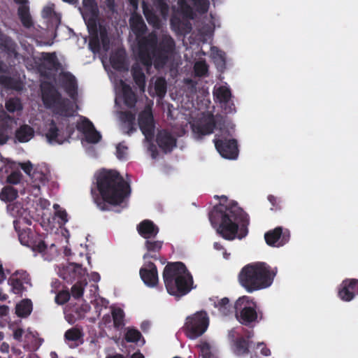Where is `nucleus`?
<instances>
[{
	"mask_svg": "<svg viewBox=\"0 0 358 358\" xmlns=\"http://www.w3.org/2000/svg\"><path fill=\"white\" fill-rule=\"evenodd\" d=\"M41 63L39 65L41 71L43 69L57 71L61 68L55 52H43L41 57Z\"/></svg>",
	"mask_w": 358,
	"mask_h": 358,
	"instance_id": "obj_19",
	"label": "nucleus"
},
{
	"mask_svg": "<svg viewBox=\"0 0 358 358\" xmlns=\"http://www.w3.org/2000/svg\"><path fill=\"white\" fill-rule=\"evenodd\" d=\"M11 286L15 293L18 294L23 289V284L20 280L16 278L11 280Z\"/></svg>",
	"mask_w": 358,
	"mask_h": 358,
	"instance_id": "obj_59",
	"label": "nucleus"
},
{
	"mask_svg": "<svg viewBox=\"0 0 358 358\" xmlns=\"http://www.w3.org/2000/svg\"><path fill=\"white\" fill-rule=\"evenodd\" d=\"M183 25H185V27H187V28L189 30H191L192 27L189 23H186L185 24H184L180 20V19L176 17H173L171 19V26L174 30L182 31L183 30Z\"/></svg>",
	"mask_w": 358,
	"mask_h": 358,
	"instance_id": "obj_48",
	"label": "nucleus"
},
{
	"mask_svg": "<svg viewBox=\"0 0 358 358\" xmlns=\"http://www.w3.org/2000/svg\"><path fill=\"white\" fill-rule=\"evenodd\" d=\"M19 224L20 221L18 220L13 221V226L18 234L19 241L22 245L29 247L31 241L34 240L36 235L30 229L20 231Z\"/></svg>",
	"mask_w": 358,
	"mask_h": 358,
	"instance_id": "obj_30",
	"label": "nucleus"
},
{
	"mask_svg": "<svg viewBox=\"0 0 358 358\" xmlns=\"http://www.w3.org/2000/svg\"><path fill=\"white\" fill-rule=\"evenodd\" d=\"M64 132L66 136V141L71 138V135L74 132V127L73 125H70L69 124L66 126V130L63 131Z\"/></svg>",
	"mask_w": 358,
	"mask_h": 358,
	"instance_id": "obj_64",
	"label": "nucleus"
},
{
	"mask_svg": "<svg viewBox=\"0 0 358 358\" xmlns=\"http://www.w3.org/2000/svg\"><path fill=\"white\" fill-rule=\"evenodd\" d=\"M256 348L259 349L261 354L264 356H269L271 355V350L266 347V344L263 342L257 343Z\"/></svg>",
	"mask_w": 358,
	"mask_h": 358,
	"instance_id": "obj_60",
	"label": "nucleus"
},
{
	"mask_svg": "<svg viewBox=\"0 0 358 358\" xmlns=\"http://www.w3.org/2000/svg\"><path fill=\"white\" fill-rule=\"evenodd\" d=\"M144 245L147 250V252L143 256L144 260L148 259H158L159 258V252L162 250L163 241H154L151 238L147 239Z\"/></svg>",
	"mask_w": 358,
	"mask_h": 358,
	"instance_id": "obj_25",
	"label": "nucleus"
},
{
	"mask_svg": "<svg viewBox=\"0 0 358 358\" xmlns=\"http://www.w3.org/2000/svg\"><path fill=\"white\" fill-rule=\"evenodd\" d=\"M234 309L236 320L242 325L252 327L263 319V313L250 296L239 297L234 303Z\"/></svg>",
	"mask_w": 358,
	"mask_h": 358,
	"instance_id": "obj_6",
	"label": "nucleus"
},
{
	"mask_svg": "<svg viewBox=\"0 0 358 358\" xmlns=\"http://www.w3.org/2000/svg\"><path fill=\"white\" fill-rule=\"evenodd\" d=\"M87 306H76L71 308L70 313L66 314V320L69 324H74L76 321L83 319L88 311Z\"/></svg>",
	"mask_w": 358,
	"mask_h": 358,
	"instance_id": "obj_28",
	"label": "nucleus"
},
{
	"mask_svg": "<svg viewBox=\"0 0 358 358\" xmlns=\"http://www.w3.org/2000/svg\"><path fill=\"white\" fill-rule=\"evenodd\" d=\"M194 6L198 13L204 14L208 12L209 8V1L208 0H191Z\"/></svg>",
	"mask_w": 358,
	"mask_h": 358,
	"instance_id": "obj_45",
	"label": "nucleus"
},
{
	"mask_svg": "<svg viewBox=\"0 0 358 358\" xmlns=\"http://www.w3.org/2000/svg\"><path fill=\"white\" fill-rule=\"evenodd\" d=\"M6 108L8 112L14 113L22 110V106L19 99H10L6 102Z\"/></svg>",
	"mask_w": 358,
	"mask_h": 358,
	"instance_id": "obj_44",
	"label": "nucleus"
},
{
	"mask_svg": "<svg viewBox=\"0 0 358 358\" xmlns=\"http://www.w3.org/2000/svg\"><path fill=\"white\" fill-rule=\"evenodd\" d=\"M8 213L13 217L22 219L23 222L28 224H31V220L28 217L29 213L27 208L20 202L10 203L7 206Z\"/></svg>",
	"mask_w": 358,
	"mask_h": 358,
	"instance_id": "obj_24",
	"label": "nucleus"
},
{
	"mask_svg": "<svg viewBox=\"0 0 358 358\" xmlns=\"http://www.w3.org/2000/svg\"><path fill=\"white\" fill-rule=\"evenodd\" d=\"M60 80L65 92L73 98L77 94V82L76 77L70 72H62L60 74Z\"/></svg>",
	"mask_w": 358,
	"mask_h": 358,
	"instance_id": "obj_23",
	"label": "nucleus"
},
{
	"mask_svg": "<svg viewBox=\"0 0 358 358\" xmlns=\"http://www.w3.org/2000/svg\"><path fill=\"white\" fill-rule=\"evenodd\" d=\"M131 73L135 84L141 92H145L146 86V77L143 69L138 64H134L131 69Z\"/></svg>",
	"mask_w": 358,
	"mask_h": 358,
	"instance_id": "obj_26",
	"label": "nucleus"
},
{
	"mask_svg": "<svg viewBox=\"0 0 358 358\" xmlns=\"http://www.w3.org/2000/svg\"><path fill=\"white\" fill-rule=\"evenodd\" d=\"M17 14L22 25L26 28L33 26V22L29 13V8L27 5H22L17 9Z\"/></svg>",
	"mask_w": 358,
	"mask_h": 358,
	"instance_id": "obj_34",
	"label": "nucleus"
},
{
	"mask_svg": "<svg viewBox=\"0 0 358 358\" xmlns=\"http://www.w3.org/2000/svg\"><path fill=\"white\" fill-rule=\"evenodd\" d=\"M156 142L164 152L168 153L176 147L177 140L170 131L162 129L158 131L157 134Z\"/></svg>",
	"mask_w": 358,
	"mask_h": 358,
	"instance_id": "obj_18",
	"label": "nucleus"
},
{
	"mask_svg": "<svg viewBox=\"0 0 358 358\" xmlns=\"http://www.w3.org/2000/svg\"><path fill=\"white\" fill-rule=\"evenodd\" d=\"M84 334L82 329L77 327H72L68 329L64 334V339L68 343L73 342L77 343L83 340Z\"/></svg>",
	"mask_w": 358,
	"mask_h": 358,
	"instance_id": "obj_35",
	"label": "nucleus"
},
{
	"mask_svg": "<svg viewBox=\"0 0 358 358\" xmlns=\"http://www.w3.org/2000/svg\"><path fill=\"white\" fill-rule=\"evenodd\" d=\"M220 203L215 205L208 214L209 220L216 232L225 240L232 241L238 235V238H244L248 233L250 223L248 215L234 201L222 195H215Z\"/></svg>",
	"mask_w": 358,
	"mask_h": 358,
	"instance_id": "obj_2",
	"label": "nucleus"
},
{
	"mask_svg": "<svg viewBox=\"0 0 358 358\" xmlns=\"http://www.w3.org/2000/svg\"><path fill=\"white\" fill-rule=\"evenodd\" d=\"M138 126L145 137H152L154 135L155 122L152 108L146 106L138 115Z\"/></svg>",
	"mask_w": 358,
	"mask_h": 358,
	"instance_id": "obj_12",
	"label": "nucleus"
},
{
	"mask_svg": "<svg viewBox=\"0 0 358 358\" xmlns=\"http://www.w3.org/2000/svg\"><path fill=\"white\" fill-rule=\"evenodd\" d=\"M20 166L25 173H27L29 176H31V173L33 170V166L30 162L21 163Z\"/></svg>",
	"mask_w": 358,
	"mask_h": 358,
	"instance_id": "obj_61",
	"label": "nucleus"
},
{
	"mask_svg": "<svg viewBox=\"0 0 358 358\" xmlns=\"http://www.w3.org/2000/svg\"><path fill=\"white\" fill-rule=\"evenodd\" d=\"M92 12L94 16L88 20L87 26L90 35H96L98 34L97 22L96 19V17L97 16L96 8H92Z\"/></svg>",
	"mask_w": 358,
	"mask_h": 358,
	"instance_id": "obj_43",
	"label": "nucleus"
},
{
	"mask_svg": "<svg viewBox=\"0 0 358 358\" xmlns=\"http://www.w3.org/2000/svg\"><path fill=\"white\" fill-rule=\"evenodd\" d=\"M142 9L148 23L155 29L161 27V20L155 9L159 12L164 19H166L169 12V6L166 0H152V6L143 1Z\"/></svg>",
	"mask_w": 358,
	"mask_h": 358,
	"instance_id": "obj_8",
	"label": "nucleus"
},
{
	"mask_svg": "<svg viewBox=\"0 0 358 358\" xmlns=\"http://www.w3.org/2000/svg\"><path fill=\"white\" fill-rule=\"evenodd\" d=\"M128 148L122 143H120L116 147V157L117 159L122 160L125 159L127 155Z\"/></svg>",
	"mask_w": 358,
	"mask_h": 358,
	"instance_id": "obj_55",
	"label": "nucleus"
},
{
	"mask_svg": "<svg viewBox=\"0 0 358 358\" xmlns=\"http://www.w3.org/2000/svg\"><path fill=\"white\" fill-rule=\"evenodd\" d=\"M99 39L101 41L103 48L107 50L109 48L110 40L108 36L107 30L105 27H100Z\"/></svg>",
	"mask_w": 358,
	"mask_h": 358,
	"instance_id": "obj_52",
	"label": "nucleus"
},
{
	"mask_svg": "<svg viewBox=\"0 0 358 358\" xmlns=\"http://www.w3.org/2000/svg\"><path fill=\"white\" fill-rule=\"evenodd\" d=\"M194 73L198 77H203L207 75L208 68L204 61L197 62L194 66Z\"/></svg>",
	"mask_w": 358,
	"mask_h": 358,
	"instance_id": "obj_46",
	"label": "nucleus"
},
{
	"mask_svg": "<svg viewBox=\"0 0 358 358\" xmlns=\"http://www.w3.org/2000/svg\"><path fill=\"white\" fill-rule=\"evenodd\" d=\"M222 134L221 138H215L213 142L217 152L220 155L226 159H235L238 155V148L237 141L234 138L227 139L224 135L232 136V134L229 131H224L220 129Z\"/></svg>",
	"mask_w": 358,
	"mask_h": 358,
	"instance_id": "obj_9",
	"label": "nucleus"
},
{
	"mask_svg": "<svg viewBox=\"0 0 358 358\" xmlns=\"http://www.w3.org/2000/svg\"><path fill=\"white\" fill-rule=\"evenodd\" d=\"M112 317L115 329H119L124 325V313L122 309L120 308L113 309L112 310Z\"/></svg>",
	"mask_w": 358,
	"mask_h": 358,
	"instance_id": "obj_41",
	"label": "nucleus"
},
{
	"mask_svg": "<svg viewBox=\"0 0 358 358\" xmlns=\"http://www.w3.org/2000/svg\"><path fill=\"white\" fill-rule=\"evenodd\" d=\"M229 337L231 339V351L236 356L245 357L249 354L252 341H249L243 336L235 337L234 329L229 331Z\"/></svg>",
	"mask_w": 358,
	"mask_h": 358,
	"instance_id": "obj_13",
	"label": "nucleus"
},
{
	"mask_svg": "<svg viewBox=\"0 0 358 358\" xmlns=\"http://www.w3.org/2000/svg\"><path fill=\"white\" fill-rule=\"evenodd\" d=\"M162 278L170 295L181 297L192 289V275L181 262H168L164 268Z\"/></svg>",
	"mask_w": 358,
	"mask_h": 358,
	"instance_id": "obj_5",
	"label": "nucleus"
},
{
	"mask_svg": "<svg viewBox=\"0 0 358 358\" xmlns=\"http://www.w3.org/2000/svg\"><path fill=\"white\" fill-rule=\"evenodd\" d=\"M51 109H52L55 114L62 117H68L71 115L70 101L68 99L62 96Z\"/></svg>",
	"mask_w": 358,
	"mask_h": 358,
	"instance_id": "obj_27",
	"label": "nucleus"
},
{
	"mask_svg": "<svg viewBox=\"0 0 358 358\" xmlns=\"http://www.w3.org/2000/svg\"><path fill=\"white\" fill-rule=\"evenodd\" d=\"M122 91L124 104L129 108L134 107L136 105L137 99L130 85L122 83Z\"/></svg>",
	"mask_w": 358,
	"mask_h": 358,
	"instance_id": "obj_31",
	"label": "nucleus"
},
{
	"mask_svg": "<svg viewBox=\"0 0 358 358\" xmlns=\"http://www.w3.org/2000/svg\"><path fill=\"white\" fill-rule=\"evenodd\" d=\"M96 185L98 194L92 189L94 202L102 211L110 210V206H120L130 196L131 187L116 170L103 169L96 174Z\"/></svg>",
	"mask_w": 358,
	"mask_h": 358,
	"instance_id": "obj_3",
	"label": "nucleus"
},
{
	"mask_svg": "<svg viewBox=\"0 0 358 358\" xmlns=\"http://www.w3.org/2000/svg\"><path fill=\"white\" fill-rule=\"evenodd\" d=\"M289 231L284 229L282 227H277L264 234L266 244L273 247L283 246L289 241Z\"/></svg>",
	"mask_w": 358,
	"mask_h": 358,
	"instance_id": "obj_11",
	"label": "nucleus"
},
{
	"mask_svg": "<svg viewBox=\"0 0 358 358\" xmlns=\"http://www.w3.org/2000/svg\"><path fill=\"white\" fill-rule=\"evenodd\" d=\"M358 294V280L347 278L343 280L338 289V296L343 301L349 302Z\"/></svg>",
	"mask_w": 358,
	"mask_h": 358,
	"instance_id": "obj_14",
	"label": "nucleus"
},
{
	"mask_svg": "<svg viewBox=\"0 0 358 358\" xmlns=\"http://www.w3.org/2000/svg\"><path fill=\"white\" fill-rule=\"evenodd\" d=\"M32 311V302L30 299H23L15 306V313L18 317H27Z\"/></svg>",
	"mask_w": 358,
	"mask_h": 358,
	"instance_id": "obj_32",
	"label": "nucleus"
},
{
	"mask_svg": "<svg viewBox=\"0 0 358 358\" xmlns=\"http://www.w3.org/2000/svg\"><path fill=\"white\" fill-rule=\"evenodd\" d=\"M76 129L84 134L88 143H96L101 138V134L96 130L93 123L86 117L77 124Z\"/></svg>",
	"mask_w": 358,
	"mask_h": 358,
	"instance_id": "obj_17",
	"label": "nucleus"
},
{
	"mask_svg": "<svg viewBox=\"0 0 358 358\" xmlns=\"http://www.w3.org/2000/svg\"><path fill=\"white\" fill-rule=\"evenodd\" d=\"M180 9L184 17L188 19H194V13L193 9L185 1L180 2Z\"/></svg>",
	"mask_w": 358,
	"mask_h": 358,
	"instance_id": "obj_47",
	"label": "nucleus"
},
{
	"mask_svg": "<svg viewBox=\"0 0 358 358\" xmlns=\"http://www.w3.org/2000/svg\"><path fill=\"white\" fill-rule=\"evenodd\" d=\"M199 348L200 354L202 358H211L213 355L211 352V348L209 343L206 342H203L199 345H198Z\"/></svg>",
	"mask_w": 358,
	"mask_h": 358,
	"instance_id": "obj_50",
	"label": "nucleus"
},
{
	"mask_svg": "<svg viewBox=\"0 0 358 358\" xmlns=\"http://www.w3.org/2000/svg\"><path fill=\"white\" fill-rule=\"evenodd\" d=\"M141 280L149 287H155L159 282L156 265L152 262H145L139 271Z\"/></svg>",
	"mask_w": 358,
	"mask_h": 358,
	"instance_id": "obj_15",
	"label": "nucleus"
},
{
	"mask_svg": "<svg viewBox=\"0 0 358 358\" xmlns=\"http://www.w3.org/2000/svg\"><path fill=\"white\" fill-rule=\"evenodd\" d=\"M124 339L128 343H137L138 341H142V345L145 343V339L141 333L136 329L133 327H128L124 334Z\"/></svg>",
	"mask_w": 358,
	"mask_h": 358,
	"instance_id": "obj_37",
	"label": "nucleus"
},
{
	"mask_svg": "<svg viewBox=\"0 0 358 358\" xmlns=\"http://www.w3.org/2000/svg\"><path fill=\"white\" fill-rule=\"evenodd\" d=\"M34 136V130L28 124L21 125L15 133V138L20 143H27Z\"/></svg>",
	"mask_w": 358,
	"mask_h": 358,
	"instance_id": "obj_29",
	"label": "nucleus"
},
{
	"mask_svg": "<svg viewBox=\"0 0 358 358\" xmlns=\"http://www.w3.org/2000/svg\"><path fill=\"white\" fill-rule=\"evenodd\" d=\"M137 231L141 236L145 239L155 238L159 233V227L150 220H144L137 226Z\"/></svg>",
	"mask_w": 358,
	"mask_h": 358,
	"instance_id": "obj_21",
	"label": "nucleus"
},
{
	"mask_svg": "<svg viewBox=\"0 0 358 358\" xmlns=\"http://www.w3.org/2000/svg\"><path fill=\"white\" fill-rule=\"evenodd\" d=\"M13 324H10L9 328L13 331V338L17 341H22V335L24 334V329L22 328L18 327L16 329L13 328Z\"/></svg>",
	"mask_w": 358,
	"mask_h": 358,
	"instance_id": "obj_57",
	"label": "nucleus"
},
{
	"mask_svg": "<svg viewBox=\"0 0 358 358\" xmlns=\"http://www.w3.org/2000/svg\"><path fill=\"white\" fill-rule=\"evenodd\" d=\"M209 325V317L204 310H201L188 316L183 327L186 336L195 339L203 335Z\"/></svg>",
	"mask_w": 358,
	"mask_h": 358,
	"instance_id": "obj_7",
	"label": "nucleus"
},
{
	"mask_svg": "<svg viewBox=\"0 0 358 358\" xmlns=\"http://www.w3.org/2000/svg\"><path fill=\"white\" fill-rule=\"evenodd\" d=\"M15 124L16 121L13 117L5 115L0 117V145L7 143L9 138V134Z\"/></svg>",
	"mask_w": 358,
	"mask_h": 358,
	"instance_id": "obj_22",
	"label": "nucleus"
},
{
	"mask_svg": "<svg viewBox=\"0 0 358 358\" xmlns=\"http://www.w3.org/2000/svg\"><path fill=\"white\" fill-rule=\"evenodd\" d=\"M214 306L218 309L219 313L223 316L229 315L234 308L227 297H224L217 301H215Z\"/></svg>",
	"mask_w": 358,
	"mask_h": 358,
	"instance_id": "obj_36",
	"label": "nucleus"
},
{
	"mask_svg": "<svg viewBox=\"0 0 358 358\" xmlns=\"http://www.w3.org/2000/svg\"><path fill=\"white\" fill-rule=\"evenodd\" d=\"M55 215L57 217L61 219L62 222L63 224H65L68 221V219H67L68 215L65 210L59 209V210H56Z\"/></svg>",
	"mask_w": 358,
	"mask_h": 358,
	"instance_id": "obj_62",
	"label": "nucleus"
},
{
	"mask_svg": "<svg viewBox=\"0 0 358 358\" xmlns=\"http://www.w3.org/2000/svg\"><path fill=\"white\" fill-rule=\"evenodd\" d=\"M33 178L35 180L38 179L40 181V184L45 185L47 181V177L45 174L39 172H34L33 174Z\"/></svg>",
	"mask_w": 358,
	"mask_h": 358,
	"instance_id": "obj_63",
	"label": "nucleus"
},
{
	"mask_svg": "<svg viewBox=\"0 0 358 358\" xmlns=\"http://www.w3.org/2000/svg\"><path fill=\"white\" fill-rule=\"evenodd\" d=\"M34 252L39 253L45 252L47 249V245L45 241L38 235H36L29 247Z\"/></svg>",
	"mask_w": 358,
	"mask_h": 358,
	"instance_id": "obj_42",
	"label": "nucleus"
},
{
	"mask_svg": "<svg viewBox=\"0 0 358 358\" xmlns=\"http://www.w3.org/2000/svg\"><path fill=\"white\" fill-rule=\"evenodd\" d=\"M84 293V287L82 284L77 282L74 284L71 287V294L76 299H80L83 296Z\"/></svg>",
	"mask_w": 358,
	"mask_h": 358,
	"instance_id": "obj_53",
	"label": "nucleus"
},
{
	"mask_svg": "<svg viewBox=\"0 0 358 358\" xmlns=\"http://www.w3.org/2000/svg\"><path fill=\"white\" fill-rule=\"evenodd\" d=\"M156 95L159 98H164L167 91V83L164 77H158L154 85Z\"/></svg>",
	"mask_w": 358,
	"mask_h": 358,
	"instance_id": "obj_39",
	"label": "nucleus"
},
{
	"mask_svg": "<svg viewBox=\"0 0 358 358\" xmlns=\"http://www.w3.org/2000/svg\"><path fill=\"white\" fill-rule=\"evenodd\" d=\"M61 93L50 83L41 86V98L45 108H52L61 98Z\"/></svg>",
	"mask_w": 358,
	"mask_h": 358,
	"instance_id": "obj_16",
	"label": "nucleus"
},
{
	"mask_svg": "<svg viewBox=\"0 0 358 358\" xmlns=\"http://www.w3.org/2000/svg\"><path fill=\"white\" fill-rule=\"evenodd\" d=\"M215 94L222 104H227L231 97L230 90L224 86L218 87Z\"/></svg>",
	"mask_w": 358,
	"mask_h": 358,
	"instance_id": "obj_40",
	"label": "nucleus"
},
{
	"mask_svg": "<svg viewBox=\"0 0 358 358\" xmlns=\"http://www.w3.org/2000/svg\"><path fill=\"white\" fill-rule=\"evenodd\" d=\"M13 78L10 76L1 75L0 76V85L4 87L10 88L13 85Z\"/></svg>",
	"mask_w": 358,
	"mask_h": 358,
	"instance_id": "obj_58",
	"label": "nucleus"
},
{
	"mask_svg": "<svg viewBox=\"0 0 358 358\" xmlns=\"http://www.w3.org/2000/svg\"><path fill=\"white\" fill-rule=\"evenodd\" d=\"M129 25L137 41L138 59L143 65L150 67L153 64L155 69H161L172 60L176 53V42L170 35L163 34L159 40L155 31L144 36L148 28L138 13L131 15Z\"/></svg>",
	"mask_w": 358,
	"mask_h": 358,
	"instance_id": "obj_1",
	"label": "nucleus"
},
{
	"mask_svg": "<svg viewBox=\"0 0 358 358\" xmlns=\"http://www.w3.org/2000/svg\"><path fill=\"white\" fill-rule=\"evenodd\" d=\"M70 296L69 290L60 291L55 296V302L59 305H63L70 299Z\"/></svg>",
	"mask_w": 358,
	"mask_h": 358,
	"instance_id": "obj_49",
	"label": "nucleus"
},
{
	"mask_svg": "<svg viewBox=\"0 0 358 358\" xmlns=\"http://www.w3.org/2000/svg\"><path fill=\"white\" fill-rule=\"evenodd\" d=\"M89 46L93 52H98L100 50L101 45L99 34L91 35L89 41Z\"/></svg>",
	"mask_w": 358,
	"mask_h": 358,
	"instance_id": "obj_51",
	"label": "nucleus"
},
{
	"mask_svg": "<svg viewBox=\"0 0 358 358\" xmlns=\"http://www.w3.org/2000/svg\"><path fill=\"white\" fill-rule=\"evenodd\" d=\"M276 273V267L272 268L265 262H257L241 268L238 282L248 292L252 293L270 287Z\"/></svg>",
	"mask_w": 358,
	"mask_h": 358,
	"instance_id": "obj_4",
	"label": "nucleus"
},
{
	"mask_svg": "<svg viewBox=\"0 0 358 358\" xmlns=\"http://www.w3.org/2000/svg\"><path fill=\"white\" fill-rule=\"evenodd\" d=\"M194 137L201 139L204 136L210 135L216 128V121L212 113L208 114L199 119L191 125Z\"/></svg>",
	"mask_w": 358,
	"mask_h": 358,
	"instance_id": "obj_10",
	"label": "nucleus"
},
{
	"mask_svg": "<svg viewBox=\"0 0 358 358\" xmlns=\"http://www.w3.org/2000/svg\"><path fill=\"white\" fill-rule=\"evenodd\" d=\"M110 63L113 69L117 71L126 69L124 52L118 50L114 52L110 57Z\"/></svg>",
	"mask_w": 358,
	"mask_h": 358,
	"instance_id": "obj_33",
	"label": "nucleus"
},
{
	"mask_svg": "<svg viewBox=\"0 0 358 358\" xmlns=\"http://www.w3.org/2000/svg\"><path fill=\"white\" fill-rule=\"evenodd\" d=\"M22 176V173L19 171H13L7 177V182L10 184L17 185L20 182Z\"/></svg>",
	"mask_w": 358,
	"mask_h": 358,
	"instance_id": "obj_56",
	"label": "nucleus"
},
{
	"mask_svg": "<svg viewBox=\"0 0 358 358\" xmlns=\"http://www.w3.org/2000/svg\"><path fill=\"white\" fill-rule=\"evenodd\" d=\"M18 196V192L11 186L4 187L0 192V199L3 201H12Z\"/></svg>",
	"mask_w": 358,
	"mask_h": 358,
	"instance_id": "obj_38",
	"label": "nucleus"
},
{
	"mask_svg": "<svg viewBox=\"0 0 358 358\" xmlns=\"http://www.w3.org/2000/svg\"><path fill=\"white\" fill-rule=\"evenodd\" d=\"M120 117L124 124H132L136 122V116L131 111L122 112Z\"/></svg>",
	"mask_w": 358,
	"mask_h": 358,
	"instance_id": "obj_54",
	"label": "nucleus"
},
{
	"mask_svg": "<svg viewBox=\"0 0 358 358\" xmlns=\"http://www.w3.org/2000/svg\"><path fill=\"white\" fill-rule=\"evenodd\" d=\"M48 141L51 144H62L66 141L64 132L59 129L55 120H51L45 134Z\"/></svg>",
	"mask_w": 358,
	"mask_h": 358,
	"instance_id": "obj_20",
	"label": "nucleus"
}]
</instances>
